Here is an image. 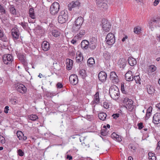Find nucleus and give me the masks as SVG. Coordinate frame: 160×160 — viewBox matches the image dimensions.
<instances>
[{"label":"nucleus","instance_id":"nucleus-1","mask_svg":"<svg viewBox=\"0 0 160 160\" xmlns=\"http://www.w3.org/2000/svg\"><path fill=\"white\" fill-rule=\"evenodd\" d=\"M109 94L111 97L113 99H116L118 98L119 92L118 88L115 85L111 87L109 89Z\"/></svg>","mask_w":160,"mask_h":160},{"label":"nucleus","instance_id":"nucleus-2","mask_svg":"<svg viewBox=\"0 0 160 160\" xmlns=\"http://www.w3.org/2000/svg\"><path fill=\"white\" fill-rule=\"evenodd\" d=\"M68 13L67 10L62 11L58 17V22L61 24L65 23L68 18Z\"/></svg>","mask_w":160,"mask_h":160},{"label":"nucleus","instance_id":"nucleus-3","mask_svg":"<svg viewBox=\"0 0 160 160\" xmlns=\"http://www.w3.org/2000/svg\"><path fill=\"white\" fill-rule=\"evenodd\" d=\"M59 9L60 6L59 3L55 2L50 7V12L52 15H55L57 14Z\"/></svg>","mask_w":160,"mask_h":160},{"label":"nucleus","instance_id":"nucleus-4","mask_svg":"<svg viewBox=\"0 0 160 160\" xmlns=\"http://www.w3.org/2000/svg\"><path fill=\"white\" fill-rule=\"evenodd\" d=\"M123 103L125 104V107L129 111H131L134 108V106L133 105V101L132 100L125 98L123 101Z\"/></svg>","mask_w":160,"mask_h":160},{"label":"nucleus","instance_id":"nucleus-5","mask_svg":"<svg viewBox=\"0 0 160 160\" xmlns=\"http://www.w3.org/2000/svg\"><path fill=\"white\" fill-rule=\"evenodd\" d=\"M115 40L114 35L111 33H108L106 38V42L109 45H113L115 43Z\"/></svg>","mask_w":160,"mask_h":160},{"label":"nucleus","instance_id":"nucleus-6","mask_svg":"<svg viewBox=\"0 0 160 160\" xmlns=\"http://www.w3.org/2000/svg\"><path fill=\"white\" fill-rule=\"evenodd\" d=\"M160 21V18H152L150 20L148 23L149 28L152 31L154 27H156L159 22Z\"/></svg>","mask_w":160,"mask_h":160},{"label":"nucleus","instance_id":"nucleus-7","mask_svg":"<svg viewBox=\"0 0 160 160\" xmlns=\"http://www.w3.org/2000/svg\"><path fill=\"white\" fill-rule=\"evenodd\" d=\"M2 59L4 64L7 65L10 64L13 61L12 56L10 54L4 55Z\"/></svg>","mask_w":160,"mask_h":160},{"label":"nucleus","instance_id":"nucleus-8","mask_svg":"<svg viewBox=\"0 0 160 160\" xmlns=\"http://www.w3.org/2000/svg\"><path fill=\"white\" fill-rule=\"evenodd\" d=\"M11 34L13 39L17 40L19 38L20 33L17 28H13L11 30Z\"/></svg>","mask_w":160,"mask_h":160},{"label":"nucleus","instance_id":"nucleus-9","mask_svg":"<svg viewBox=\"0 0 160 160\" xmlns=\"http://www.w3.org/2000/svg\"><path fill=\"white\" fill-rule=\"evenodd\" d=\"M97 46V40L95 37H92L89 43V48L91 50H93L96 48Z\"/></svg>","mask_w":160,"mask_h":160},{"label":"nucleus","instance_id":"nucleus-10","mask_svg":"<svg viewBox=\"0 0 160 160\" xmlns=\"http://www.w3.org/2000/svg\"><path fill=\"white\" fill-rule=\"evenodd\" d=\"M80 6V3L79 1H72L68 5V9L69 11H72L74 8H78Z\"/></svg>","mask_w":160,"mask_h":160},{"label":"nucleus","instance_id":"nucleus-11","mask_svg":"<svg viewBox=\"0 0 160 160\" xmlns=\"http://www.w3.org/2000/svg\"><path fill=\"white\" fill-rule=\"evenodd\" d=\"M102 28L106 32L108 31L110 28V22L105 19L102 20Z\"/></svg>","mask_w":160,"mask_h":160},{"label":"nucleus","instance_id":"nucleus-12","mask_svg":"<svg viewBox=\"0 0 160 160\" xmlns=\"http://www.w3.org/2000/svg\"><path fill=\"white\" fill-rule=\"evenodd\" d=\"M109 78L110 80L114 83H117L119 82V79L114 72H112L110 73Z\"/></svg>","mask_w":160,"mask_h":160},{"label":"nucleus","instance_id":"nucleus-13","mask_svg":"<svg viewBox=\"0 0 160 160\" xmlns=\"http://www.w3.org/2000/svg\"><path fill=\"white\" fill-rule=\"evenodd\" d=\"M69 80L70 83L73 85L77 84L78 81V76L75 74L71 75L69 77Z\"/></svg>","mask_w":160,"mask_h":160},{"label":"nucleus","instance_id":"nucleus-14","mask_svg":"<svg viewBox=\"0 0 160 160\" xmlns=\"http://www.w3.org/2000/svg\"><path fill=\"white\" fill-rule=\"evenodd\" d=\"M98 78L99 80L102 82H104L106 80L107 74L103 71L100 72L98 74Z\"/></svg>","mask_w":160,"mask_h":160},{"label":"nucleus","instance_id":"nucleus-15","mask_svg":"<svg viewBox=\"0 0 160 160\" xmlns=\"http://www.w3.org/2000/svg\"><path fill=\"white\" fill-rule=\"evenodd\" d=\"M16 89L18 92L22 93H25L27 91L26 87L22 84L18 85L16 87Z\"/></svg>","mask_w":160,"mask_h":160},{"label":"nucleus","instance_id":"nucleus-16","mask_svg":"<svg viewBox=\"0 0 160 160\" xmlns=\"http://www.w3.org/2000/svg\"><path fill=\"white\" fill-rule=\"evenodd\" d=\"M152 121L155 124H158L160 123V113H157L154 115Z\"/></svg>","mask_w":160,"mask_h":160},{"label":"nucleus","instance_id":"nucleus-17","mask_svg":"<svg viewBox=\"0 0 160 160\" xmlns=\"http://www.w3.org/2000/svg\"><path fill=\"white\" fill-rule=\"evenodd\" d=\"M125 79L128 81H132L133 80V76H132V72L128 71L125 74Z\"/></svg>","mask_w":160,"mask_h":160},{"label":"nucleus","instance_id":"nucleus-18","mask_svg":"<svg viewBox=\"0 0 160 160\" xmlns=\"http://www.w3.org/2000/svg\"><path fill=\"white\" fill-rule=\"evenodd\" d=\"M127 60L123 58H120L118 62V65L120 68H124L126 65Z\"/></svg>","mask_w":160,"mask_h":160},{"label":"nucleus","instance_id":"nucleus-19","mask_svg":"<svg viewBox=\"0 0 160 160\" xmlns=\"http://www.w3.org/2000/svg\"><path fill=\"white\" fill-rule=\"evenodd\" d=\"M83 59V55L80 52H77L76 55V60L77 63L81 62Z\"/></svg>","mask_w":160,"mask_h":160},{"label":"nucleus","instance_id":"nucleus-20","mask_svg":"<svg viewBox=\"0 0 160 160\" xmlns=\"http://www.w3.org/2000/svg\"><path fill=\"white\" fill-rule=\"evenodd\" d=\"M42 48L45 51H48L50 48L49 43L47 41H44L42 44Z\"/></svg>","mask_w":160,"mask_h":160},{"label":"nucleus","instance_id":"nucleus-21","mask_svg":"<svg viewBox=\"0 0 160 160\" xmlns=\"http://www.w3.org/2000/svg\"><path fill=\"white\" fill-rule=\"evenodd\" d=\"M81 47L82 49L86 50L89 48V42L85 40H82L81 43Z\"/></svg>","mask_w":160,"mask_h":160},{"label":"nucleus","instance_id":"nucleus-22","mask_svg":"<svg viewBox=\"0 0 160 160\" xmlns=\"http://www.w3.org/2000/svg\"><path fill=\"white\" fill-rule=\"evenodd\" d=\"M112 138L114 140L118 142H120L122 141V139L121 137L117 134L115 132H113L111 135Z\"/></svg>","mask_w":160,"mask_h":160},{"label":"nucleus","instance_id":"nucleus-23","mask_svg":"<svg viewBox=\"0 0 160 160\" xmlns=\"http://www.w3.org/2000/svg\"><path fill=\"white\" fill-rule=\"evenodd\" d=\"M128 61L129 64L132 66H134L137 63L136 60L132 57H129Z\"/></svg>","mask_w":160,"mask_h":160},{"label":"nucleus","instance_id":"nucleus-24","mask_svg":"<svg viewBox=\"0 0 160 160\" xmlns=\"http://www.w3.org/2000/svg\"><path fill=\"white\" fill-rule=\"evenodd\" d=\"M66 64L67 65V68L68 70H70L72 68L73 63V60L69 59H67L66 60Z\"/></svg>","mask_w":160,"mask_h":160},{"label":"nucleus","instance_id":"nucleus-25","mask_svg":"<svg viewBox=\"0 0 160 160\" xmlns=\"http://www.w3.org/2000/svg\"><path fill=\"white\" fill-rule=\"evenodd\" d=\"M83 18L82 17H78L75 21V23L81 27L83 22Z\"/></svg>","mask_w":160,"mask_h":160},{"label":"nucleus","instance_id":"nucleus-26","mask_svg":"<svg viewBox=\"0 0 160 160\" xmlns=\"http://www.w3.org/2000/svg\"><path fill=\"white\" fill-rule=\"evenodd\" d=\"M147 89L149 94L152 95L154 93L155 90L153 86L150 85H148L147 86Z\"/></svg>","mask_w":160,"mask_h":160},{"label":"nucleus","instance_id":"nucleus-27","mask_svg":"<svg viewBox=\"0 0 160 160\" xmlns=\"http://www.w3.org/2000/svg\"><path fill=\"white\" fill-rule=\"evenodd\" d=\"M9 10L11 14L13 15H16L17 12L15 8V6L12 5H10L9 7Z\"/></svg>","mask_w":160,"mask_h":160},{"label":"nucleus","instance_id":"nucleus-28","mask_svg":"<svg viewBox=\"0 0 160 160\" xmlns=\"http://www.w3.org/2000/svg\"><path fill=\"white\" fill-rule=\"evenodd\" d=\"M103 56L104 58L106 60H110L111 57L110 53L107 51H105L103 52Z\"/></svg>","mask_w":160,"mask_h":160},{"label":"nucleus","instance_id":"nucleus-29","mask_svg":"<svg viewBox=\"0 0 160 160\" xmlns=\"http://www.w3.org/2000/svg\"><path fill=\"white\" fill-rule=\"evenodd\" d=\"M98 116L100 120L104 121L106 119L107 115L105 113L101 112L98 114Z\"/></svg>","mask_w":160,"mask_h":160},{"label":"nucleus","instance_id":"nucleus-30","mask_svg":"<svg viewBox=\"0 0 160 160\" xmlns=\"http://www.w3.org/2000/svg\"><path fill=\"white\" fill-rule=\"evenodd\" d=\"M99 101V92H97L94 95V101L93 102V103H97Z\"/></svg>","mask_w":160,"mask_h":160},{"label":"nucleus","instance_id":"nucleus-31","mask_svg":"<svg viewBox=\"0 0 160 160\" xmlns=\"http://www.w3.org/2000/svg\"><path fill=\"white\" fill-rule=\"evenodd\" d=\"M87 63L89 66H92L95 63L94 59L92 58H89L87 61Z\"/></svg>","mask_w":160,"mask_h":160},{"label":"nucleus","instance_id":"nucleus-32","mask_svg":"<svg viewBox=\"0 0 160 160\" xmlns=\"http://www.w3.org/2000/svg\"><path fill=\"white\" fill-rule=\"evenodd\" d=\"M28 118L32 121H35L38 118L37 116L35 114H32L28 116Z\"/></svg>","mask_w":160,"mask_h":160},{"label":"nucleus","instance_id":"nucleus-33","mask_svg":"<svg viewBox=\"0 0 160 160\" xmlns=\"http://www.w3.org/2000/svg\"><path fill=\"white\" fill-rule=\"evenodd\" d=\"M81 27L77 25L76 24L73 25L72 27V31L73 32H76L80 29Z\"/></svg>","mask_w":160,"mask_h":160},{"label":"nucleus","instance_id":"nucleus-34","mask_svg":"<svg viewBox=\"0 0 160 160\" xmlns=\"http://www.w3.org/2000/svg\"><path fill=\"white\" fill-rule=\"evenodd\" d=\"M52 35L55 37H58L60 35V32L56 30H53L52 31Z\"/></svg>","mask_w":160,"mask_h":160},{"label":"nucleus","instance_id":"nucleus-35","mask_svg":"<svg viewBox=\"0 0 160 160\" xmlns=\"http://www.w3.org/2000/svg\"><path fill=\"white\" fill-rule=\"evenodd\" d=\"M79 75L82 77V78H84L86 75L85 71L83 69L80 70L79 71Z\"/></svg>","mask_w":160,"mask_h":160},{"label":"nucleus","instance_id":"nucleus-36","mask_svg":"<svg viewBox=\"0 0 160 160\" xmlns=\"http://www.w3.org/2000/svg\"><path fill=\"white\" fill-rule=\"evenodd\" d=\"M85 32L84 30H81L80 32L77 34V36L78 38H82L83 36L85 34Z\"/></svg>","mask_w":160,"mask_h":160},{"label":"nucleus","instance_id":"nucleus-37","mask_svg":"<svg viewBox=\"0 0 160 160\" xmlns=\"http://www.w3.org/2000/svg\"><path fill=\"white\" fill-rule=\"evenodd\" d=\"M133 79H134L137 83H139V84H141V79L139 75H137L133 77Z\"/></svg>","mask_w":160,"mask_h":160},{"label":"nucleus","instance_id":"nucleus-38","mask_svg":"<svg viewBox=\"0 0 160 160\" xmlns=\"http://www.w3.org/2000/svg\"><path fill=\"white\" fill-rule=\"evenodd\" d=\"M124 83H121V90L122 92L125 94H127L128 93V92L125 90L124 86Z\"/></svg>","mask_w":160,"mask_h":160},{"label":"nucleus","instance_id":"nucleus-39","mask_svg":"<svg viewBox=\"0 0 160 160\" xmlns=\"http://www.w3.org/2000/svg\"><path fill=\"white\" fill-rule=\"evenodd\" d=\"M130 149L133 152H135L136 149V148L134 145L132 144H129L128 146Z\"/></svg>","mask_w":160,"mask_h":160},{"label":"nucleus","instance_id":"nucleus-40","mask_svg":"<svg viewBox=\"0 0 160 160\" xmlns=\"http://www.w3.org/2000/svg\"><path fill=\"white\" fill-rule=\"evenodd\" d=\"M23 133L22 132L20 131H18L17 132V135L18 137L19 140H21L22 139V137L23 136Z\"/></svg>","mask_w":160,"mask_h":160},{"label":"nucleus","instance_id":"nucleus-41","mask_svg":"<svg viewBox=\"0 0 160 160\" xmlns=\"http://www.w3.org/2000/svg\"><path fill=\"white\" fill-rule=\"evenodd\" d=\"M0 12L2 14H5L6 13V10L5 8L2 5L0 4Z\"/></svg>","mask_w":160,"mask_h":160},{"label":"nucleus","instance_id":"nucleus-42","mask_svg":"<svg viewBox=\"0 0 160 160\" xmlns=\"http://www.w3.org/2000/svg\"><path fill=\"white\" fill-rule=\"evenodd\" d=\"M141 31V28L139 27H136L134 28V32L135 33L139 34Z\"/></svg>","mask_w":160,"mask_h":160},{"label":"nucleus","instance_id":"nucleus-43","mask_svg":"<svg viewBox=\"0 0 160 160\" xmlns=\"http://www.w3.org/2000/svg\"><path fill=\"white\" fill-rule=\"evenodd\" d=\"M98 8L102 9H106L108 8V5L107 3L104 2L102 3V4Z\"/></svg>","mask_w":160,"mask_h":160},{"label":"nucleus","instance_id":"nucleus-44","mask_svg":"<svg viewBox=\"0 0 160 160\" xmlns=\"http://www.w3.org/2000/svg\"><path fill=\"white\" fill-rule=\"evenodd\" d=\"M96 5L98 7H100L102 4V3L104 2L103 0H96Z\"/></svg>","mask_w":160,"mask_h":160},{"label":"nucleus","instance_id":"nucleus-45","mask_svg":"<svg viewBox=\"0 0 160 160\" xmlns=\"http://www.w3.org/2000/svg\"><path fill=\"white\" fill-rule=\"evenodd\" d=\"M20 24L24 29H28V23L23 22H21Z\"/></svg>","mask_w":160,"mask_h":160},{"label":"nucleus","instance_id":"nucleus-46","mask_svg":"<svg viewBox=\"0 0 160 160\" xmlns=\"http://www.w3.org/2000/svg\"><path fill=\"white\" fill-rule=\"evenodd\" d=\"M156 69V67L153 65H152L150 66V69L151 72H153L155 71Z\"/></svg>","mask_w":160,"mask_h":160},{"label":"nucleus","instance_id":"nucleus-47","mask_svg":"<svg viewBox=\"0 0 160 160\" xmlns=\"http://www.w3.org/2000/svg\"><path fill=\"white\" fill-rule=\"evenodd\" d=\"M108 132L107 130H105L104 129H102L101 132V134L102 135L105 136L108 134Z\"/></svg>","mask_w":160,"mask_h":160},{"label":"nucleus","instance_id":"nucleus-48","mask_svg":"<svg viewBox=\"0 0 160 160\" xmlns=\"http://www.w3.org/2000/svg\"><path fill=\"white\" fill-rule=\"evenodd\" d=\"M53 65L55 69H56L57 70H59V68L58 67H60L59 63H58L57 62H53Z\"/></svg>","mask_w":160,"mask_h":160},{"label":"nucleus","instance_id":"nucleus-49","mask_svg":"<svg viewBox=\"0 0 160 160\" xmlns=\"http://www.w3.org/2000/svg\"><path fill=\"white\" fill-rule=\"evenodd\" d=\"M18 154L20 156H22L24 155V152L21 149H19L17 151Z\"/></svg>","mask_w":160,"mask_h":160},{"label":"nucleus","instance_id":"nucleus-50","mask_svg":"<svg viewBox=\"0 0 160 160\" xmlns=\"http://www.w3.org/2000/svg\"><path fill=\"white\" fill-rule=\"evenodd\" d=\"M5 140L4 138L0 135V142L2 143H5Z\"/></svg>","mask_w":160,"mask_h":160},{"label":"nucleus","instance_id":"nucleus-51","mask_svg":"<svg viewBox=\"0 0 160 160\" xmlns=\"http://www.w3.org/2000/svg\"><path fill=\"white\" fill-rule=\"evenodd\" d=\"M119 114L118 113H116L115 114H113L112 116L113 117V118L116 119L119 116Z\"/></svg>","mask_w":160,"mask_h":160},{"label":"nucleus","instance_id":"nucleus-52","mask_svg":"<svg viewBox=\"0 0 160 160\" xmlns=\"http://www.w3.org/2000/svg\"><path fill=\"white\" fill-rule=\"evenodd\" d=\"M19 58L21 61V60H22L24 59H26V57L25 56L21 54L19 56Z\"/></svg>","mask_w":160,"mask_h":160},{"label":"nucleus","instance_id":"nucleus-53","mask_svg":"<svg viewBox=\"0 0 160 160\" xmlns=\"http://www.w3.org/2000/svg\"><path fill=\"white\" fill-rule=\"evenodd\" d=\"M138 128L139 129H141L142 128L143 126V123L142 122H140L138 124Z\"/></svg>","mask_w":160,"mask_h":160},{"label":"nucleus","instance_id":"nucleus-54","mask_svg":"<svg viewBox=\"0 0 160 160\" xmlns=\"http://www.w3.org/2000/svg\"><path fill=\"white\" fill-rule=\"evenodd\" d=\"M109 105L108 103L106 102H104L103 103V107L105 108H109Z\"/></svg>","mask_w":160,"mask_h":160},{"label":"nucleus","instance_id":"nucleus-55","mask_svg":"<svg viewBox=\"0 0 160 160\" xmlns=\"http://www.w3.org/2000/svg\"><path fill=\"white\" fill-rule=\"evenodd\" d=\"M30 17L32 19H34L35 18V16L34 13H29Z\"/></svg>","mask_w":160,"mask_h":160},{"label":"nucleus","instance_id":"nucleus-56","mask_svg":"<svg viewBox=\"0 0 160 160\" xmlns=\"http://www.w3.org/2000/svg\"><path fill=\"white\" fill-rule=\"evenodd\" d=\"M159 0H155L153 2V5L155 6H157L159 3Z\"/></svg>","mask_w":160,"mask_h":160},{"label":"nucleus","instance_id":"nucleus-57","mask_svg":"<svg viewBox=\"0 0 160 160\" xmlns=\"http://www.w3.org/2000/svg\"><path fill=\"white\" fill-rule=\"evenodd\" d=\"M57 86L58 88H62V84L61 83L58 82L57 84Z\"/></svg>","mask_w":160,"mask_h":160},{"label":"nucleus","instance_id":"nucleus-58","mask_svg":"<svg viewBox=\"0 0 160 160\" xmlns=\"http://www.w3.org/2000/svg\"><path fill=\"white\" fill-rule=\"evenodd\" d=\"M157 37L156 39L159 42H160V32L159 33H157L156 34Z\"/></svg>","mask_w":160,"mask_h":160},{"label":"nucleus","instance_id":"nucleus-59","mask_svg":"<svg viewBox=\"0 0 160 160\" xmlns=\"http://www.w3.org/2000/svg\"><path fill=\"white\" fill-rule=\"evenodd\" d=\"M9 110V107L8 106H6L4 108V112L6 113H7L8 112Z\"/></svg>","mask_w":160,"mask_h":160},{"label":"nucleus","instance_id":"nucleus-60","mask_svg":"<svg viewBox=\"0 0 160 160\" xmlns=\"http://www.w3.org/2000/svg\"><path fill=\"white\" fill-rule=\"evenodd\" d=\"M150 112H147L145 117V118L146 119H148L149 118V117L150 115Z\"/></svg>","mask_w":160,"mask_h":160},{"label":"nucleus","instance_id":"nucleus-61","mask_svg":"<svg viewBox=\"0 0 160 160\" xmlns=\"http://www.w3.org/2000/svg\"><path fill=\"white\" fill-rule=\"evenodd\" d=\"M151 156V158H149V160H156V158L154 155Z\"/></svg>","mask_w":160,"mask_h":160},{"label":"nucleus","instance_id":"nucleus-62","mask_svg":"<svg viewBox=\"0 0 160 160\" xmlns=\"http://www.w3.org/2000/svg\"><path fill=\"white\" fill-rule=\"evenodd\" d=\"M21 62H22V63L23 64H24V65L27 64V62H26V59H23L22 60H21Z\"/></svg>","mask_w":160,"mask_h":160},{"label":"nucleus","instance_id":"nucleus-63","mask_svg":"<svg viewBox=\"0 0 160 160\" xmlns=\"http://www.w3.org/2000/svg\"><path fill=\"white\" fill-rule=\"evenodd\" d=\"M152 108L151 107H149V108L147 109V112L151 113V112L152 111Z\"/></svg>","mask_w":160,"mask_h":160},{"label":"nucleus","instance_id":"nucleus-64","mask_svg":"<svg viewBox=\"0 0 160 160\" xmlns=\"http://www.w3.org/2000/svg\"><path fill=\"white\" fill-rule=\"evenodd\" d=\"M160 148V141H159L157 144V149L158 150H159Z\"/></svg>","mask_w":160,"mask_h":160}]
</instances>
